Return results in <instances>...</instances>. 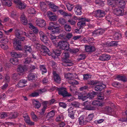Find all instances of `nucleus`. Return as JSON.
Returning <instances> with one entry per match:
<instances>
[{
  "label": "nucleus",
  "mask_w": 127,
  "mask_h": 127,
  "mask_svg": "<svg viewBox=\"0 0 127 127\" xmlns=\"http://www.w3.org/2000/svg\"><path fill=\"white\" fill-rule=\"evenodd\" d=\"M96 93L94 92H93L90 93H89L87 95V97L90 99H93L95 95H96Z\"/></svg>",
  "instance_id": "f704fd0d"
},
{
  "label": "nucleus",
  "mask_w": 127,
  "mask_h": 127,
  "mask_svg": "<svg viewBox=\"0 0 127 127\" xmlns=\"http://www.w3.org/2000/svg\"><path fill=\"white\" fill-rule=\"evenodd\" d=\"M47 36H48L47 35L46 32L45 34V36L41 39V40L46 45H48V43L47 41H48L49 39Z\"/></svg>",
  "instance_id": "72a5a7b5"
},
{
  "label": "nucleus",
  "mask_w": 127,
  "mask_h": 127,
  "mask_svg": "<svg viewBox=\"0 0 127 127\" xmlns=\"http://www.w3.org/2000/svg\"><path fill=\"white\" fill-rule=\"evenodd\" d=\"M117 78L119 80H120L123 81H125V79L124 77L118 75L117 76Z\"/></svg>",
  "instance_id": "e2e57ef3"
},
{
  "label": "nucleus",
  "mask_w": 127,
  "mask_h": 127,
  "mask_svg": "<svg viewBox=\"0 0 127 127\" xmlns=\"http://www.w3.org/2000/svg\"><path fill=\"white\" fill-rule=\"evenodd\" d=\"M64 30L67 32H70L71 30V27L68 25L65 24L64 26Z\"/></svg>",
  "instance_id": "37998d69"
},
{
  "label": "nucleus",
  "mask_w": 127,
  "mask_h": 127,
  "mask_svg": "<svg viewBox=\"0 0 127 127\" xmlns=\"http://www.w3.org/2000/svg\"><path fill=\"white\" fill-rule=\"evenodd\" d=\"M47 16L51 21H55L57 20V15L49 11L47 12Z\"/></svg>",
  "instance_id": "6e6552de"
},
{
  "label": "nucleus",
  "mask_w": 127,
  "mask_h": 127,
  "mask_svg": "<svg viewBox=\"0 0 127 127\" xmlns=\"http://www.w3.org/2000/svg\"><path fill=\"white\" fill-rule=\"evenodd\" d=\"M35 23L36 25L40 27H43L46 25V23L42 19H38L36 20Z\"/></svg>",
  "instance_id": "1a4fd4ad"
},
{
  "label": "nucleus",
  "mask_w": 127,
  "mask_h": 127,
  "mask_svg": "<svg viewBox=\"0 0 127 127\" xmlns=\"http://www.w3.org/2000/svg\"><path fill=\"white\" fill-rule=\"evenodd\" d=\"M27 11L29 14H34L36 13L35 9L32 7H29Z\"/></svg>",
  "instance_id": "a19ab883"
},
{
  "label": "nucleus",
  "mask_w": 127,
  "mask_h": 127,
  "mask_svg": "<svg viewBox=\"0 0 127 127\" xmlns=\"http://www.w3.org/2000/svg\"><path fill=\"white\" fill-rule=\"evenodd\" d=\"M40 8L42 11L45 12L46 11L47 6L46 3L43 2H40Z\"/></svg>",
  "instance_id": "393cba45"
},
{
  "label": "nucleus",
  "mask_w": 127,
  "mask_h": 127,
  "mask_svg": "<svg viewBox=\"0 0 127 127\" xmlns=\"http://www.w3.org/2000/svg\"><path fill=\"white\" fill-rule=\"evenodd\" d=\"M58 12H59L60 14H62L64 16H72V15L70 14V15H69L66 12H65L62 9L59 10H58Z\"/></svg>",
  "instance_id": "58836bf2"
},
{
  "label": "nucleus",
  "mask_w": 127,
  "mask_h": 127,
  "mask_svg": "<svg viewBox=\"0 0 127 127\" xmlns=\"http://www.w3.org/2000/svg\"><path fill=\"white\" fill-rule=\"evenodd\" d=\"M53 74L54 81L57 83H60L61 81V78L59 75L55 71H53Z\"/></svg>",
  "instance_id": "ddd939ff"
},
{
  "label": "nucleus",
  "mask_w": 127,
  "mask_h": 127,
  "mask_svg": "<svg viewBox=\"0 0 127 127\" xmlns=\"http://www.w3.org/2000/svg\"><path fill=\"white\" fill-rule=\"evenodd\" d=\"M69 51L71 53L75 54L78 52L79 50L77 48H73L72 49H69Z\"/></svg>",
  "instance_id": "49530a36"
},
{
  "label": "nucleus",
  "mask_w": 127,
  "mask_h": 127,
  "mask_svg": "<svg viewBox=\"0 0 127 127\" xmlns=\"http://www.w3.org/2000/svg\"><path fill=\"white\" fill-rule=\"evenodd\" d=\"M87 101L84 102L83 103V105L85 106V109L89 110H95V108L94 106H92L89 104L86 105V103Z\"/></svg>",
  "instance_id": "aec40b11"
},
{
  "label": "nucleus",
  "mask_w": 127,
  "mask_h": 127,
  "mask_svg": "<svg viewBox=\"0 0 127 127\" xmlns=\"http://www.w3.org/2000/svg\"><path fill=\"white\" fill-rule=\"evenodd\" d=\"M99 83L98 84H97L95 87V90L97 91H101L102 90L106 87L105 85L103 84H99Z\"/></svg>",
  "instance_id": "f8f14e48"
},
{
  "label": "nucleus",
  "mask_w": 127,
  "mask_h": 127,
  "mask_svg": "<svg viewBox=\"0 0 127 127\" xmlns=\"http://www.w3.org/2000/svg\"><path fill=\"white\" fill-rule=\"evenodd\" d=\"M60 107H61L64 108H65L67 107L66 104L64 102H60L59 103Z\"/></svg>",
  "instance_id": "052dcab7"
},
{
  "label": "nucleus",
  "mask_w": 127,
  "mask_h": 127,
  "mask_svg": "<svg viewBox=\"0 0 127 127\" xmlns=\"http://www.w3.org/2000/svg\"><path fill=\"white\" fill-rule=\"evenodd\" d=\"M24 118V120L26 122L28 125H34V122L31 121L28 115H27L26 116H23Z\"/></svg>",
  "instance_id": "4be33fe9"
},
{
  "label": "nucleus",
  "mask_w": 127,
  "mask_h": 127,
  "mask_svg": "<svg viewBox=\"0 0 127 127\" xmlns=\"http://www.w3.org/2000/svg\"><path fill=\"white\" fill-rule=\"evenodd\" d=\"M20 20L22 23L26 25L27 23V20L24 14L22 15L20 17Z\"/></svg>",
  "instance_id": "bb28decb"
},
{
  "label": "nucleus",
  "mask_w": 127,
  "mask_h": 127,
  "mask_svg": "<svg viewBox=\"0 0 127 127\" xmlns=\"http://www.w3.org/2000/svg\"><path fill=\"white\" fill-rule=\"evenodd\" d=\"M65 78L69 80H72L74 79L72 75L70 73H68L66 75Z\"/></svg>",
  "instance_id": "a18cd8bd"
},
{
  "label": "nucleus",
  "mask_w": 127,
  "mask_h": 127,
  "mask_svg": "<svg viewBox=\"0 0 127 127\" xmlns=\"http://www.w3.org/2000/svg\"><path fill=\"white\" fill-rule=\"evenodd\" d=\"M61 55L62 58V61L63 62L62 64L63 65L65 66H70L73 65V63L72 61L68 59L69 55L68 52H64Z\"/></svg>",
  "instance_id": "f03ea898"
},
{
  "label": "nucleus",
  "mask_w": 127,
  "mask_h": 127,
  "mask_svg": "<svg viewBox=\"0 0 127 127\" xmlns=\"http://www.w3.org/2000/svg\"><path fill=\"white\" fill-rule=\"evenodd\" d=\"M58 45L60 48L64 50L68 51L69 48V44L67 41L65 40L59 42Z\"/></svg>",
  "instance_id": "20e7f679"
},
{
  "label": "nucleus",
  "mask_w": 127,
  "mask_h": 127,
  "mask_svg": "<svg viewBox=\"0 0 127 127\" xmlns=\"http://www.w3.org/2000/svg\"><path fill=\"white\" fill-rule=\"evenodd\" d=\"M79 124L82 125H85L88 122L86 118L83 116H82L79 118Z\"/></svg>",
  "instance_id": "2eb2a0df"
},
{
  "label": "nucleus",
  "mask_w": 127,
  "mask_h": 127,
  "mask_svg": "<svg viewBox=\"0 0 127 127\" xmlns=\"http://www.w3.org/2000/svg\"><path fill=\"white\" fill-rule=\"evenodd\" d=\"M31 115L32 118L33 120L36 121L37 120V117L36 115L34 114V113L32 112L31 113Z\"/></svg>",
  "instance_id": "680f3d73"
},
{
  "label": "nucleus",
  "mask_w": 127,
  "mask_h": 127,
  "mask_svg": "<svg viewBox=\"0 0 127 127\" xmlns=\"http://www.w3.org/2000/svg\"><path fill=\"white\" fill-rule=\"evenodd\" d=\"M110 58V55L106 54H103L99 57L100 60L103 61L108 60Z\"/></svg>",
  "instance_id": "4468645a"
},
{
  "label": "nucleus",
  "mask_w": 127,
  "mask_h": 127,
  "mask_svg": "<svg viewBox=\"0 0 127 127\" xmlns=\"http://www.w3.org/2000/svg\"><path fill=\"white\" fill-rule=\"evenodd\" d=\"M121 36V34L118 33H115L114 34V38L115 39H118Z\"/></svg>",
  "instance_id": "4d7b16f0"
},
{
  "label": "nucleus",
  "mask_w": 127,
  "mask_h": 127,
  "mask_svg": "<svg viewBox=\"0 0 127 127\" xmlns=\"http://www.w3.org/2000/svg\"><path fill=\"white\" fill-rule=\"evenodd\" d=\"M61 29L60 27H56L52 29L51 32H52L53 34L59 33L61 31Z\"/></svg>",
  "instance_id": "a878e982"
},
{
  "label": "nucleus",
  "mask_w": 127,
  "mask_h": 127,
  "mask_svg": "<svg viewBox=\"0 0 127 127\" xmlns=\"http://www.w3.org/2000/svg\"><path fill=\"white\" fill-rule=\"evenodd\" d=\"M92 104L98 107H102L103 105V104L96 100L93 101L92 102Z\"/></svg>",
  "instance_id": "c756f323"
},
{
  "label": "nucleus",
  "mask_w": 127,
  "mask_h": 127,
  "mask_svg": "<svg viewBox=\"0 0 127 127\" xmlns=\"http://www.w3.org/2000/svg\"><path fill=\"white\" fill-rule=\"evenodd\" d=\"M83 79L85 80H87L88 79L90 78L91 77V76L90 75L87 74L83 75Z\"/></svg>",
  "instance_id": "69168bd1"
},
{
  "label": "nucleus",
  "mask_w": 127,
  "mask_h": 127,
  "mask_svg": "<svg viewBox=\"0 0 127 127\" xmlns=\"http://www.w3.org/2000/svg\"><path fill=\"white\" fill-rule=\"evenodd\" d=\"M24 48L25 50L27 51L30 53L32 52V50L31 46H25Z\"/></svg>",
  "instance_id": "603ef678"
},
{
  "label": "nucleus",
  "mask_w": 127,
  "mask_h": 127,
  "mask_svg": "<svg viewBox=\"0 0 127 127\" xmlns=\"http://www.w3.org/2000/svg\"><path fill=\"white\" fill-rule=\"evenodd\" d=\"M14 2L17 4V7H18L20 9H23L25 8V5L24 3H22L21 1L19 0H14Z\"/></svg>",
  "instance_id": "9d476101"
},
{
  "label": "nucleus",
  "mask_w": 127,
  "mask_h": 127,
  "mask_svg": "<svg viewBox=\"0 0 127 127\" xmlns=\"http://www.w3.org/2000/svg\"><path fill=\"white\" fill-rule=\"evenodd\" d=\"M58 21L60 24L63 25L66 23V21L64 19L60 18L58 20Z\"/></svg>",
  "instance_id": "774afa93"
},
{
  "label": "nucleus",
  "mask_w": 127,
  "mask_h": 127,
  "mask_svg": "<svg viewBox=\"0 0 127 127\" xmlns=\"http://www.w3.org/2000/svg\"><path fill=\"white\" fill-rule=\"evenodd\" d=\"M78 27L80 28H81L83 26L86 25V23L85 21H82L78 23L77 24Z\"/></svg>",
  "instance_id": "ea45409f"
},
{
  "label": "nucleus",
  "mask_w": 127,
  "mask_h": 127,
  "mask_svg": "<svg viewBox=\"0 0 127 127\" xmlns=\"http://www.w3.org/2000/svg\"><path fill=\"white\" fill-rule=\"evenodd\" d=\"M85 56L84 54H81L79 56V57L77 59V60L79 61L85 59Z\"/></svg>",
  "instance_id": "6e6d98bb"
},
{
  "label": "nucleus",
  "mask_w": 127,
  "mask_h": 127,
  "mask_svg": "<svg viewBox=\"0 0 127 127\" xmlns=\"http://www.w3.org/2000/svg\"><path fill=\"white\" fill-rule=\"evenodd\" d=\"M118 44V42L113 41L111 42L109 44L110 46H117Z\"/></svg>",
  "instance_id": "13d9d810"
},
{
  "label": "nucleus",
  "mask_w": 127,
  "mask_h": 127,
  "mask_svg": "<svg viewBox=\"0 0 127 127\" xmlns=\"http://www.w3.org/2000/svg\"><path fill=\"white\" fill-rule=\"evenodd\" d=\"M104 32V30L103 29H97L93 32V34L96 35H99L102 34Z\"/></svg>",
  "instance_id": "a211bd4d"
},
{
  "label": "nucleus",
  "mask_w": 127,
  "mask_h": 127,
  "mask_svg": "<svg viewBox=\"0 0 127 127\" xmlns=\"http://www.w3.org/2000/svg\"><path fill=\"white\" fill-rule=\"evenodd\" d=\"M47 35L49 37V38L52 41L56 39V36L54 34H52L49 32H47Z\"/></svg>",
  "instance_id": "cd10ccee"
},
{
  "label": "nucleus",
  "mask_w": 127,
  "mask_h": 127,
  "mask_svg": "<svg viewBox=\"0 0 127 127\" xmlns=\"http://www.w3.org/2000/svg\"><path fill=\"white\" fill-rule=\"evenodd\" d=\"M11 56L16 58H20L22 56V53L17 52H11Z\"/></svg>",
  "instance_id": "dca6fc26"
},
{
  "label": "nucleus",
  "mask_w": 127,
  "mask_h": 127,
  "mask_svg": "<svg viewBox=\"0 0 127 127\" xmlns=\"http://www.w3.org/2000/svg\"><path fill=\"white\" fill-rule=\"evenodd\" d=\"M78 98L79 99H81L83 101H84L87 99L88 97L84 95H82L81 93L78 94Z\"/></svg>",
  "instance_id": "c85d7f7f"
},
{
  "label": "nucleus",
  "mask_w": 127,
  "mask_h": 127,
  "mask_svg": "<svg viewBox=\"0 0 127 127\" xmlns=\"http://www.w3.org/2000/svg\"><path fill=\"white\" fill-rule=\"evenodd\" d=\"M47 4L54 12L56 11L58 8L57 6L55 5L53 2H47Z\"/></svg>",
  "instance_id": "6ab92c4d"
},
{
  "label": "nucleus",
  "mask_w": 127,
  "mask_h": 127,
  "mask_svg": "<svg viewBox=\"0 0 127 127\" xmlns=\"http://www.w3.org/2000/svg\"><path fill=\"white\" fill-rule=\"evenodd\" d=\"M82 7L81 6L76 5L74 9L75 14L78 15H81L82 13Z\"/></svg>",
  "instance_id": "9b49d317"
},
{
  "label": "nucleus",
  "mask_w": 127,
  "mask_h": 127,
  "mask_svg": "<svg viewBox=\"0 0 127 127\" xmlns=\"http://www.w3.org/2000/svg\"><path fill=\"white\" fill-rule=\"evenodd\" d=\"M27 82V81L25 79H22L18 83L17 86L19 88H23L25 86V84Z\"/></svg>",
  "instance_id": "f3484780"
},
{
  "label": "nucleus",
  "mask_w": 127,
  "mask_h": 127,
  "mask_svg": "<svg viewBox=\"0 0 127 127\" xmlns=\"http://www.w3.org/2000/svg\"><path fill=\"white\" fill-rule=\"evenodd\" d=\"M99 83L100 82L98 81L92 80L88 81L87 83L90 85H95Z\"/></svg>",
  "instance_id": "7c9ffc66"
},
{
  "label": "nucleus",
  "mask_w": 127,
  "mask_h": 127,
  "mask_svg": "<svg viewBox=\"0 0 127 127\" xmlns=\"http://www.w3.org/2000/svg\"><path fill=\"white\" fill-rule=\"evenodd\" d=\"M28 79L29 81L34 80L35 76L33 74L31 73L29 74L28 76Z\"/></svg>",
  "instance_id": "3c124183"
},
{
  "label": "nucleus",
  "mask_w": 127,
  "mask_h": 127,
  "mask_svg": "<svg viewBox=\"0 0 127 127\" xmlns=\"http://www.w3.org/2000/svg\"><path fill=\"white\" fill-rule=\"evenodd\" d=\"M62 53L61 51L58 50H56L54 51V54L57 56L61 55Z\"/></svg>",
  "instance_id": "0e129e2a"
},
{
  "label": "nucleus",
  "mask_w": 127,
  "mask_h": 127,
  "mask_svg": "<svg viewBox=\"0 0 127 127\" xmlns=\"http://www.w3.org/2000/svg\"><path fill=\"white\" fill-rule=\"evenodd\" d=\"M18 116L17 112L11 113L9 115V118L10 119L16 118Z\"/></svg>",
  "instance_id": "79ce46f5"
},
{
  "label": "nucleus",
  "mask_w": 127,
  "mask_h": 127,
  "mask_svg": "<svg viewBox=\"0 0 127 127\" xmlns=\"http://www.w3.org/2000/svg\"><path fill=\"white\" fill-rule=\"evenodd\" d=\"M40 70L42 72V74L47 72V70L44 65H41L40 66Z\"/></svg>",
  "instance_id": "8fccbe9b"
},
{
  "label": "nucleus",
  "mask_w": 127,
  "mask_h": 127,
  "mask_svg": "<svg viewBox=\"0 0 127 127\" xmlns=\"http://www.w3.org/2000/svg\"><path fill=\"white\" fill-rule=\"evenodd\" d=\"M64 117L63 115H58L56 119V121L57 122H62L64 120Z\"/></svg>",
  "instance_id": "2f4dec72"
},
{
  "label": "nucleus",
  "mask_w": 127,
  "mask_h": 127,
  "mask_svg": "<svg viewBox=\"0 0 127 127\" xmlns=\"http://www.w3.org/2000/svg\"><path fill=\"white\" fill-rule=\"evenodd\" d=\"M94 114L92 113L91 114H90L89 115L88 117L86 118L87 122H89L91 121L94 117Z\"/></svg>",
  "instance_id": "864d4df0"
},
{
  "label": "nucleus",
  "mask_w": 127,
  "mask_h": 127,
  "mask_svg": "<svg viewBox=\"0 0 127 127\" xmlns=\"http://www.w3.org/2000/svg\"><path fill=\"white\" fill-rule=\"evenodd\" d=\"M55 111L54 110H52L49 112L47 114L46 118L48 120L52 119L55 115Z\"/></svg>",
  "instance_id": "5701e85b"
},
{
  "label": "nucleus",
  "mask_w": 127,
  "mask_h": 127,
  "mask_svg": "<svg viewBox=\"0 0 127 127\" xmlns=\"http://www.w3.org/2000/svg\"><path fill=\"white\" fill-rule=\"evenodd\" d=\"M32 58L30 57L25 58H24V63L25 64H29L32 62Z\"/></svg>",
  "instance_id": "4c0bfd02"
},
{
  "label": "nucleus",
  "mask_w": 127,
  "mask_h": 127,
  "mask_svg": "<svg viewBox=\"0 0 127 127\" xmlns=\"http://www.w3.org/2000/svg\"><path fill=\"white\" fill-rule=\"evenodd\" d=\"M95 47L93 46H86L85 50L87 52H90L94 51L95 50Z\"/></svg>",
  "instance_id": "b1692460"
},
{
  "label": "nucleus",
  "mask_w": 127,
  "mask_h": 127,
  "mask_svg": "<svg viewBox=\"0 0 127 127\" xmlns=\"http://www.w3.org/2000/svg\"><path fill=\"white\" fill-rule=\"evenodd\" d=\"M34 103L35 108L38 109L41 106V104L38 101L35 100Z\"/></svg>",
  "instance_id": "c03bdc74"
},
{
  "label": "nucleus",
  "mask_w": 127,
  "mask_h": 127,
  "mask_svg": "<svg viewBox=\"0 0 127 127\" xmlns=\"http://www.w3.org/2000/svg\"><path fill=\"white\" fill-rule=\"evenodd\" d=\"M115 2L114 0H108L107 3L109 5H111L112 8V9H113V7H116V5L115 4H113V3Z\"/></svg>",
  "instance_id": "c9c22d12"
},
{
  "label": "nucleus",
  "mask_w": 127,
  "mask_h": 127,
  "mask_svg": "<svg viewBox=\"0 0 127 127\" xmlns=\"http://www.w3.org/2000/svg\"><path fill=\"white\" fill-rule=\"evenodd\" d=\"M96 12V16L98 17H103L105 16L106 14L104 11L101 10H98Z\"/></svg>",
  "instance_id": "412c9836"
},
{
  "label": "nucleus",
  "mask_w": 127,
  "mask_h": 127,
  "mask_svg": "<svg viewBox=\"0 0 127 127\" xmlns=\"http://www.w3.org/2000/svg\"><path fill=\"white\" fill-rule=\"evenodd\" d=\"M29 28L31 29L35 33H37L38 32L37 28L34 26L31 23L29 24Z\"/></svg>",
  "instance_id": "473e14b6"
},
{
  "label": "nucleus",
  "mask_w": 127,
  "mask_h": 127,
  "mask_svg": "<svg viewBox=\"0 0 127 127\" xmlns=\"http://www.w3.org/2000/svg\"><path fill=\"white\" fill-rule=\"evenodd\" d=\"M73 36V35L71 33H68L65 36V37L66 39H65V40L67 41V39H68L70 38Z\"/></svg>",
  "instance_id": "5fc2aeb1"
},
{
  "label": "nucleus",
  "mask_w": 127,
  "mask_h": 127,
  "mask_svg": "<svg viewBox=\"0 0 127 127\" xmlns=\"http://www.w3.org/2000/svg\"><path fill=\"white\" fill-rule=\"evenodd\" d=\"M41 54L42 55L46 56L47 54L49 56H50L51 53L49 49L45 46L42 44L40 49Z\"/></svg>",
  "instance_id": "39448f33"
},
{
  "label": "nucleus",
  "mask_w": 127,
  "mask_h": 127,
  "mask_svg": "<svg viewBox=\"0 0 127 127\" xmlns=\"http://www.w3.org/2000/svg\"><path fill=\"white\" fill-rule=\"evenodd\" d=\"M115 12L118 15H122L124 14V9L121 7H119L118 6L116 5V7H113V9Z\"/></svg>",
  "instance_id": "0eeeda50"
},
{
  "label": "nucleus",
  "mask_w": 127,
  "mask_h": 127,
  "mask_svg": "<svg viewBox=\"0 0 127 127\" xmlns=\"http://www.w3.org/2000/svg\"><path fill=\"white\" fill-rule=\"evenodd\" d=\"M19 74L20 75H22L24 73V72L26 70V69L25 66L19 65L17 69Z\"/></svg>",
  "instance_id": "423d86ee"
},
{
  "label": "nucleus",
  "mask_w": 127,
  "mask_h": 127,
  "mask_svg": "<svg viewBox=\"0 0 127 127\" xmlns=\"http://www.w3.org/2000/svg\"><path fill=\"white\" fill-rule=\"evenodd\" d=\"M66 6L68 9L70 11H71L73 7L72 4L70 3L67 4Z\"/></svg>",
  "instance_id": "338daca9"
},
{
  "label": "nucleus",
  "mask_w": 127,
  "mask_h": 127,
  "mask_svg": "<svg viewBox=\"0 0 127 127\" xmlns=\"http://www.w3.org/2000/svg\"><path fill=\"white\" fill-rule=\"evenodd\" d=\"M4 2H3V4L4 5H5L9 7L11 6L12 5V3L11 2V1H9L7 0L4 1Z\"/></svg>",
  "instance_id": "de8ad7c7"
},
{
  "label": "nucleus",
  "mask_w": 127,
  "mask_h": 127,
  "mask_svg": "<svg viewBox=\"0 0 127 127\" xmlns=\"http://www.w3.org/2000/svg\"><path fill=\"white\" fill-rule=\"evenodd\" d=\"M8 40L6 37L2 38L0 41V42L1 44L4 43L7 44L8 42Z\"/></svg>",
  "instance_id": "09e8293b"
},
{
  "label": "nucleus",
  "mask_w": 127,
  "mask_h": 127,
  "mask_svg": "<svg viewBox=\"0 0 127 127\" xmlns=\"http://www.w3.org/2000/svg\"><path fill=\"white\" fill-rule=\"evenodd\" d=\"M10 62L13 64L17 65L19 64L18 60L16 59H11L10 60Z\"/></svg>",
  "instance_id": "e433bc0d"
},
{
  "label": "nucleus",
  "mask_w": 127,
  "mask_h": 127,
  "mask_svg": "<svg viewBox=\"0 0 127 127\" xmlns=\"http://www.w3.org/2000/svg\"><path fill=\"white\" fill-rule=\"evenodd\" d=\"M23 33V31L19 30L16 32V36L18 39H19V40L18 39L15 40L14 41V44L15 46V48L17 50H21V41H24L25 40V37L22 36Z\"/></svg>",
  "instance_id": "f257e3e1"
},
{
  "label": "nucleus",
  "mask_w": 127,
  "mask_h": 127,
  "mask_svg": "<svg viewBox=\"0 0 127 127\" xmlns=\"http://www.w3.org/2000/svg\"><path fill=\"white\" fill-rule=\"evenodd\" d=\"M57 90L58 91V94L62 96L63 97H66L71 96L70 94L68 92L66 88L62 87L58 88Z\"/></svg>",
  "instance_id": "7ed1b4c3"
},
{
  "label": "nucleus",
  "mask_w": 127,
  "mask_h": 127,
  "mask_svg": "<svg viewBox=\"0 0 127 127\" xmlns=\"http://www.w3.org/2000/svg\"><path fill=\"white\" fill-rule=\"evenodd\" d=\"M0 47L4 50H6L8 49V46L7 44L2 43L0 45Z\"/></svg>",
  "instance_id": "bf43d9fd"
}]
</instances>
